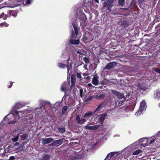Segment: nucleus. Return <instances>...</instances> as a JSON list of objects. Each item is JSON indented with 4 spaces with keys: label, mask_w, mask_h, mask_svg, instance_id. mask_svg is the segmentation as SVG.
Returning <instances> with one entry per match:
<instances>
[{
    "label": "nucleus",
    "mask_w": 160,
    "mask_h": 160,
    "mask_svg": "<svg viewBox=\"0 0 160 160\" xmlns=\"http://www.w3.org/2000/svg\"><path fill=\"white\" fill-rule=\"evenodd\" d=\"M4 3H5V5H8L7 3L5 2H3L2 4H0V6L1 5V4H3Z\"/></svg>",
    "instance_id": "obj_53"
},
{
    "label": "nucleus",
    "mask_w": 160,
    "mask_h": 160,
    "mask_svg": "<svg viewBox=\"0 0 160 160\" xmlns=\"http://www.w3.org/2000/svg\"><path fill=\"white\" fill-rule=\"evenodd\" d=\"M62 91L65 92L66 91L65 88L64 87L62 86L61 88Z\"/></svg>",
    "instance_id": "obj_48"
},
{
    "label": "nucleus",
    "mask_w": 160,
    "mask_h": 160,
    "mask_svg": "<svg viewBox=\"0 0 160 160\" xmlns=\"http://www.w3.org/2000/svg\"><path fill=\"white\" fill-rule=\"evenodd\" d=\"M75 77L74 74H72L71 76V88L75 85Z\"/></svg>",
    "instance_id": "obj_17"
},
{
    "label": "nucleus",
    "mask_w": 160,
    "mask_h": 160,
    "mask_svg": "<svg viewBox=\"0 0 160 160\" xmlns=\"http://www.w3.org/2000/svg\"><path fill=\"white\" fill-rule=\"evenodd\" d=\"M69 42L72 44L78 45L79 44L80 42L79 39L74 40L72 39H71L69 41Z\"/></svg>",
    "instance_id": "obj_16"
},
{
    "label": "nucleus",
    "mask_w": 160,
    "mask_h": 160,
    "mask_svg": "<svg viewBox=\"0 0 160 160\" xmlns=\"http://www.w3.org/2000/svg\"><path fill=\"white\" fill-rule=\"evenodd\" d=\"M155 140H158V141H156L154 142H155V144L156 145V146L157 147H160V140L158 139V138L155 139Z\"/></svg>",
    "instance_id": "obj_32"
},
{
    "label": "nucleus",
    "mask_w": 160,
    "mask_h": 160,
    "mask_svg": "<svg viewBox=\"0 0 160 160\" xmlns=\"http://www.w3.org/2000/svg\"><path fill=\"white\" fill-rule=\"evenodd\" d=\"M67 106H65L63 107L62 111V114H64L65 113L67 110Z\"/></svg>",
    "instance_id": "obj_33"
},
{
    "label": "nucleus",
    "mask_w": 160,
    "mask_h": 160,
    "mask_svg": "<svg viewBox=\"0 0 160 160\" xmlns=\"http://www.w3.org/2000/svg\"><path fill=\"white\" fill-rule=\"evenodd\" d=\"M59 132L61 133H63L65 131L64 128H59L58 129Z\"/></svg>",
    "instance_id": "obj_29"
},
{
    "label": "nucleus",
    "mask_w": 160,
    "mask_h": 160,
    "mask_svg": "<svg viewBox=\"0 0 160 160\" xmlns=\"http://www.w3.org/2000/svg\"><path fill=\"white\" fill-rule=\"evenodd\" d=\"M6 6H4V5H3V6H2V7H6Z\"/></svg>",
    "instance_id": "obj_60"
},
{
    "label": "nucleus",
    "mask_w": 160,
    "mask_h": 160,
    "mask_svg": "<svg viewBox=\"0 0 160 160\" xmlns=\"http://www.w3.org/2000/svg\"><path fill=\"white\" fill-rule=\"evenodd\" d=\"M156 141H158V140H155L154 138V137L150 138H146V142L147 145H149L150 144H152L154 142Z\"/></svg>",
    "instance_id": "obj_9"
},
{
    "label": "nucleus",
    "mask_w": 160,
    "mask_h": 160,
    "mask_svg": "<svg viewBox=\"0 0 160 160\" xmlns=\"http://www.w3.org/2000/svg\"><path fill=\"white\" fill-rule=\"evenodd\" d=\"M105 96V95L104 94H101L99 95L96 96L97 98L98 99H103Z\"/></svg>",
    "instance_id": "obj_30"
},
{
    "label": "nucleus",
    "mask_w": 160,
    "mask_h": 160,
    "mask_svg": "<svg viewBox=\"0 0 160 160\" xmlns=\"http://www.w3.org/2000/svg\"><path fill=\"white\" fill-rule=\"evenodd\" d=\"M115 152H112L109 153L107 156L104 160H114L115 159Z\"/></svg>",
    "instance_id": "obj_10"
},
{
    "label": "nucleus",
    "mask_w": 160,
    "mask_h": 160,
    "mask_svg": "<svg viewBox=\"0 0 160 160\" xmlns=\"http://www.w3.org/2000/svg\"><path fill=\"white\" fill-rule=\"evenodd\" d=\"M88 37L86 36V35L84 34L83 35L82 39L83 41H85L88 40Z\"/></svg>",
    "instance_id": "obj_39"
},
{
    "label": "nucleus",
    "mask_w": 160,
    "mask_h": 160,
    "mask_svg": "<svg viewBox=\"0 0 160 160\" xmlns=\"http://www.w3.org/2000/svg\"><path fill=\"white\" fill-rule=\"evenodd\" d=\"M87 66V65H84V68H85V67H86V66Z\"/></svg>",
    "instance_id": "obj_61"
},
{
    "label": "nucleus",
    "mask_w": 160,
    "mask_h": 160,
    "mask_svg": "<svg viewBox=\"0 0 160 160\" xmlns=\"http://www.w3.org/2000/svg\"><path fill=\"white\" fill-rule=\"evenodd\" d=\"M13 82H10V85L9 86H8V88H10L12 87V86Z\"/></svg>",
    "instance_id": "obj_45"
},
{
    "label": "nucleus",
    "mask_w": 160,
    "mask_h": 160,
    "mask_svg": "<svg viewBox=\"0 0 160 160\" xmlns=\"http://www.w3.org/2000/svg\"><path fill=\"white\" fill-rule=\"evenodd\" d=\"M9 14L11 15L12 16L14 17H16L17 15L16 12L13 10H10L9 11Z\"/></svg>",
    "instance_id": "obj_25"
},
{
    "label": "nucleus",
    "mask_w": 160,
    "mask_h": 160,
    "mask_svg": "<svg viewBox=\"0 0 160 160\" xmlns=\"http://www.w3.org/2000/svg\"><path fill=\"white\" fill-rule=\"evenodd\" d=\"M28 137V134H25L21 135L20 137V139L21 141H23L26 139Z\"/></svg>",
    "instance_id": "obj_23"
},
{
    "label": "nucleus",
    "mask_w": 160,
    "mask_h": 160,
    "mask_svg": "<svg viewBox=\"0 0 160 160\" xmlns=\"http://www.w3.org/2000/svg\"><path fill=\"white\" fill-rule=\"evenodd\" d=\"M87 66V65H84V68H85V67H86V66Z\"/></svg>",
    "instance_id": "obj_62"
},
{
    "label": "nucleus",
    "mask_w": 160,
    "mask_h": 160,
    "mask_svg": "<svg viewBox=\"0 0 160 160\" xmlns=\"http://www.w3.org/2000/svg\"><path fill=\"white\" fill-rule=\"evenodd\" d=\"M146 103L144 100H143L141 102L139 108L138 110V111L136 112V114L140 113H141L144 109L145 106L146 105Z\"/></svg>",
    "instance_id": "obj_4"
},
{
    "label": "nucleus",
    "mask_w": 160,
    "mask_h": 160,
    "mask_svg": "<svg viewBox=\"0 0 160 160\" xmlns=\"http://www.w3.org/2000/svg\"><path fill=\"white\" fill-rule=\"evenodd\" d=\"M8 17V16L7 14H5L3 12L2 14L0 15V18H2L4 20H6Z\"/></svg>",
    "instance_id": "obj_28"
},
{
    "label": "nucleus",
    "mask_w": 160,
    "mask_h": 160,
    "mask_svg": "<svg viewBox=\"0 0 160 160\" xmlns=\"http://www.w3.org/2000/svg\"><path fill=\"white\" fill-rule=\"evenodd\" d=\"M78 54L81 55H84V54L82 53L80 51H78L76 52Z\"/></svg>",
    "instance_id": "obj_47"
},
{
    "label": "nucleus",
    "mask_w": 160,
    "mask_h": 160,
    "mask_svg": "<svg viewBox=\"0 0 160 160\" xmlns=\"http://www.w3.org/2000/svg\"><path fill=\"white\" fill-rule=\"evenodd\" d=\"M114 0H106L103 3L104 8H106V10L111 12V8L113 6Z\"/></svg>",
    "instance_id": "obj_1"
},
{
    "label": "nucleus",
    "mask_w": 160,
    "mask_h": 160,
    "mask_svg": "<svg viewBox=\"0 0 160 160\" xmlns=\"http://www.w3.org/2000/svg\"><path fill=\"white\" fill-rule=\"evenodd\" d=\"M19 139V135L18 134L15 137L12 138V140L13 142H16Z\"/></svg>",
    "instance_id": "obj_35"
},
{
    "label": "nucleus",
    "mask_w": 160,
    "mask_h": 160,
    "mask_svg": "<svg viewBox=\"0 0 160 160\" xmlns=\"http://www.w3.org/2000/svg\"><path fill=\"white\" fill-rule=\"evenodd\" d=\"M25 111H18L16 110H14L12 111V113L13 114V116L15 117H17L18 118H20V115H19V113H21V115H22L25 112Z\"/></svg>",
    "instance_id": "obj_5"
},
{
    "label": "nucleus",
    "mask_w": 160,
    "mask_h": 160,
    "mask_svg": "<svg viewBox=\"0 0 160 160\" xmlns=\"http://www.w3.org/2000/svg\"><path fill=\"white\" fill-rule=\"evenodd\" d=\"M142 152V150L141 149H139L134 151L133 153V155H137L141 153Z\"/></svg>",
    "instance_id": "obj_27"
},
{
    "label": "nucleus",
    "mask_w": 160,
    "mask_h": 160,
    "mask_svg": "<svg viewBox=\"0 0 160 160\" xmlns=\"http://www.w3.org/2000/svg\"><path fill=\"white\" fill-rule=\"evenodd\" d=\"M99 53H100V54H102L103 53H105V52L104 51H103L102 50H100V51Z\"/></svg>",
    "instance_id": "obj_52"
},
{
    "label": "nucleus",
    "mask_w": 160,
    "mask_h": 160,
    "mask_svg": "<svg viewBox=\"0 0 160 160\" xmlns=\"http://www.w3.org/2000/svg\"><path fill=\"white\" fill-rule=\"evenodd\" d=\"M107 114L105 113L101 114L100 115V116L98 119V121L99 123L101 124H102L104 120L106 119Z\"/></svg>",
    "instance_id": "obj_6"
},
{
    "label": "nucleus",
    "mask_w": 160,
    "mask_h": 160,
    "mask_svg": "<svg viewBox=\"0 0 160 160\" xmlns=\"http://www.w3.org/2000/svg\"><path fill=\"white\" fill-rule=\"evenodd\" d=\"M53 140V139L52 138H43L42 141L44 144H46L52 142Z\"/></svg>",
    "instance_id": "obj_14"
},
{
    "label": "nucleus",
    "mask_w": 160,
    "mask_h": 160,
    "mask_svg": "<svg viewBox=\"0 0 160 160\" xmlns=\"http://www.w3.org/2000/svg\"><path fill=\"white\" fill-rule=\"evenodd\" d=\"M15 144H16V145H19V142H16V143Z\"/></svg>",
    "instance_id": "obj_58"
},
{
    "label": "nucleus",
    "mask_w": 160,
    "mask_h": 160,
    "mask_svg": "<svg viewBox=\"0 0 160 160\" xmlns=\"http://www.w3.org/2000/svg\"><path fill=\"white\" fill-rule=\"evenodd\" d=\"M50 159V156L47 154H44L42 156V160H49Z\"/></svg>",
    "instance_id": "obj_21"
},
{
    "label": "nucleus",
    "mask_w": 160,
    "mask_h": 160,
    "mask_svg": "<svg viewBox=\"0 0 160 160\" xmlns=\"http://www.w3.org/2000/svg\"><path fill=\"white\" fill-rule=\"evenodd\" d=\"M95 1L97 3H99V0H95Z\"/></svg>",
    "instance_id": "obj_56"
},
{
    "label": "nucleus",
    "mask_w": 160,
    "mask_h": 160,
    "mask_svg": "<svg viewBox=\"0 0 160 160\" xmlns=\"http://www.w3.org/2000/svg\"><path fill=\"white\" fill-rule=\"evenodd\" d=\"M23 147V146H20L19 147V148H22Z\"/></svg>",
    "instance_id": "obj_59"
},
{
    "label": "nucleus",
    "mask_w": 160,
    "mask_h": 160,
    "mask_svg": "<svg viewBox=\"0 0 160 160\" xmlns=\"http://www.w3.org/2000/svg\"><path fill=\"white\" fill-rule=\"evenodd\" d=\"M75 119L77 121V123L80 125L83 124L86 121V120L85 119H81V118L79 115H77L76 116Z\"/></svg>",
    "instance_id": "obj_7"
},
{
    "label": "nucleus",
    "mask_w": 160,
    "mask_h": 160,
    "mask_svg": "<svg viewBox=\"0 0 160 160\" xmlns=\"http://www.w3.org/2000/svg\"><path fill=\"white\" fill-rule=\"evenodd\" d=\"M92 115V113L91 112H88L85 113L83 117L87 119H88L89 118L91 117Z\"/></svg>",
    "instance_id": "obj_18"
},
{
    "label": "nucleus",
    "mask_w": 160,
    "mask_h": 160,
    "mask_svg": "<svg viewBox=\"0 0 160 160\" xmlns=\"http://www.w3.org/2000/svg\"><path fill=\"white\" fill-rule=\"evenodd\" d=\"M58 66L60 68H64L66 67L67 65L62 63H58Z\"/></svg>",
    "instance_id": "obj_26"
},
{
    "label": "nucleus",
    "mask_w": 160,
    "mask_h": 160,
    "mask_svg": "<svg viewBox=\"0 0 160 160\" xmlns=\"http://www.w3.org/2000/svg\"><path fill=\"white\" fill-rule=\"evenodd\" d=\"M25 2L26 4H30L31 3V0H26Z\"/></svg>",
    "instance_id": "obj_43"
},
{
    "label": "nucleus",
    "mask_w": 160,
    "mask_h": 160,
    "mask_svg": "<svg viewBox=\"0 0 160 160\" xmlns=\"http://www.w3.org/2000/svg\"><path fill=\"white\" fill-rule=\"evenodd\" d=\"M24 106L22 104L20 103H17L15 105V108L16 109L20 108H22Z\"/></svg>",
    "instance_id": "obj_24"
},
{
    "label": "nucleus",
    "mask_w": 160,
    "mask_h": 160,
    "mask_svg": "<svg viewBox=\"0 0 160 160\" xmlns=\"http://www.w3.org/2000/svg\"><path fill=\"white\" fill-rule=\"evenodd\" d=\"M82 75L83 76H86V73H83L82 74Z\"/></svg>",
    "instance_id": "obj_57"
},
{
    "label": "nucleus",
    "mask_w": 160,
    "mask_h": 160,
    "mask_svg": "<svg viewBox=\"0 0 160 160\" xmlns=\"http://www.w3.org/2000/svg\"><path fill=\"white\" fill-rule=\"evenodd\" d=\"M90 79V77L89 76H88L86 77H85L84 78V79L89 80Z\"/></svg>",
    "instance_id": "obj_51"
},
{
    "label": "nucleus",
    "mask_w": 160,
    "mask_h": 160,
    "mask_svg": "<svg viewBox=\"0 0 160 160\" xmlns=\"http://www.w3.org/2000/svg\"><path fill=\"white\" fill-rule=\"evenodd\" d=\"M77 109H78V107H77Z\"/></svg>",
    "instance_id": "obj_64"
},
{
    "label": "nucleus",
    "mask_w": 160,
    "mask_h": 160,
    "mask_svg": "<svg viewBox=\"0 0 160 160\" xmlns=\"http://www.w3.org/2000/svg\"><path fill=\"white\" fill-rule=\"evenodd\" d=\"M82 91H82V89H81L80 90V96L81 97H82Z\"/></svg>",
    "instance_id": "obj_50"
},
{
    "label": "nucleus",
    "mask_w": 160,
    "mask_h": 160,
    "mask_svg": "<svg viewBox=\"0 0 160 160\" xmlns=\"http://www.w3.org/2000/svg\"><path fill=\"white\" fill-rule=\"evenodd\" d=\"M121 102V104H122V102Z\"/></svg>",
    "instance_id": "obj_63"
},
{
    "label": "nucleus",
    "mask_w": 160,
    "mask_h": 160,
    "mask_svg": "<svg viewBox=\"0 0 160 160\" xmlns=\"http://www.w3.org/2000/svg\"><path fill=\"white\" fill-rule=\"evenodd\" d=\"M15 159V157L14 156H11L9 158V160H14Z\"/></svg>",
    "instance_id": "obj_44"
},
{
    "label": "nucleus",
    "mask_w": 160,
    "mask_h": 160,
    "mask_svg": "<svg viewBox=\"0 0 160 160\" xmlns=\"http://www.w3.org/2000/svg\"><path fill=\"white\" fill-rule=\"evenodd\" d=\"M116 64V62H112L107 64L103 68L104 70H109L113 68Z\"/></svg>",
    "instance_id": "obj_8"
},
{
    "label": "nucleus",
    "mask_w": 160,
    "mask_h": 160,
    "mask_svg": "<svg viewBox=\"0 0 160 160\" xmlns=\"http://www.w3.org/2000/svg\"><path fill=\"white\" fill-rule=\"evenodd\" d=\"M153 97L155 99H160V89H157L154 91Z\"/></svg>",
    "instance_id": "obj_12"
},
{
    "label": "nucleus",
    "mask_w": 160,
    "mask_h": 160,
    "mask_svg": "<svg viewBox=\"0 0 160 160\" xmlns=\"http://www.w3.org/2000/svg\"><path fill=\"white\" fill-rule=\"evenodd\" d=\"M80 15L81 16L79 18V19L80 21L83 22L86 20V16L84 13L83 12L81 13Z\"/></svg>",
    "instance_id": "obj_20"
},
{
    "label": "nucleus",
    "mask_w": 160,
    "mask_h": 160,
    "mask_svg": "<svg viewBox=\"0 0 160 160\" xmlns=\"http://www.w3.org/2000/svg\"><path fill=\"white\" fill-rule=\"evenodd\" d=\"M93 98V96H90L89 97L87 98V101H89L90 100H91V99H92V98Z\"/></svg>",
    "instance_id": "obj_46"
},
{
    "label": "nucleus",
    "mask_w": 160,
    "mask_h": 160,
    "mask_svg": "<svg viewBox=\"0 0 160 160\" xmlns=\"http://www.w3.org/2000/svg\"><path fill=\"white\" fill-rule=\"evenodd\" d=\"M92 83L95 85H97L98 84L99 82L98 79V78L96 77H94L92 78Z\"/></svg>",
    "instance_id": "obj_19"
},
{
    "label": "nucleus",
    "mask_w": 160,
    "mask_h": 160,
    "mask_svg": "<svg viewBox=\"0 0 160 160\" xmlns=\"http://www.w3.org/2000/svg\"><path fill=\"white\" fill-rule=\"evenodd\" d=\"M146 138H143L139 139L138 140L139 142L140 143L143 142H146Z\"/></svg>",
    "instance_id": "obj_36"
},
{
    "label": "nucleus",
    "mask_w": 160,
    "mask_h": 160,
    "mask_svg": "<svg viewBox=\"0 0 160 160\" xmlns=\"http://www.w3.org/2000/svg\"><path fill=\"white\" fill-rule=\"evenodd\" d=\"M121 25L124 27H127L128 26V21L123 20L121 22Z\"/></svg>",
    "instance_id": "obj_22"
},
{
    "label": "nucleus",
    "mask_w": 160,
    "mask_h": 160,
    "mask_svg": "<svg viewBox=\"0 0 160 160\" xmlns=\"http://www.w3.org/2000/svg\"><path fill=\"white\" fill-rule=\"evenodd\" d=\"M100 125H97L94 126H85V128L86 129L88 130H96L98 129Z\"/></svg>",
    "instance_id": "obj_15"
},
{
    "label": "nucleus",
    "mask_w": 160,
    "mask_h": 160,
    "mask_svg": "<svg viewBox=\"0 0 160 160\" xmlns=\"http://www.w3.org/2000/svg\"><path fill=\"white\" fill-rule=\"evenodd\" d=\"M154 71L156 72H158V73H160V69H159V68H155L154 69Z\"/></svg>",
    "instance_id": "obj_42"
},
{
    "label": "nucleus",
    "mask_w": 160,
    "mask_h": 160,
    "mask_svg": "<svg viewBox=\"0 0 160 160\" xmlns=\"http://www.w3.org/2000/svg\"><path fill=\"white\" fill-rule=\"evenodd\" d=\"M72 26L74 29V33L73 31H72L71 35V38H75L78 35V27L75 23H72Z\"/></svg>",
    "instance_id": "obj_2"
},
{
    "label": "nucleus",
    "mask_w": 160,
    "mask_h": 160,
    "mask_svg": "<svg viewBox=\"0 0 160 160\" xmlns=\"http://www.w3.org/2000/svg\"><path fill=\"white\" fill-rule=\"evenodd\" d=\"M105 104V103L103 102L101 104L98 105V107L96 109L95 111L94 112L97 111L100 108H102L103 107V106Z\"/></svg>",
    "instance_id": "obj_31"
},
{
    "label": "nucleus",
    "mask_w": 160,
    "mask_h": 160,
    "mask_svg": "<svg viewBox=\"0 0 160 160\" xmlns=\"http://www.w3.org/2000/svg\"><path fill=\"white\" fill-rule=\"evenodd\" d=\"M70 57H68V58L67 60V64L68 63V62L70 61Z\"/></svg>",
    "instance_id": "obj_54"
},
{
    "label": "nucleus",
    "mask_w": 160,
    "mask_h": 160,
    "mask_svg": "<svg viewBox=\"0 0 160 160\" xmlns=\"http://www.w3.org/2000/svg\"><path fill=\"white\" fill-rule=\"evenodd\" d=\"M124 0H118V3L120 6H123L124 4Z\"/></svg>",
    "instance_id": "obj_34"
},
{
    "label": "nucleus",
    "mask_w": 160,
    "mask_h": 160,
    "mask_svg": "<svg viewBox=\"0 0 160 160\" xmlns=\"http://www.w3.org/2000/svg\"><path fill=\"white\" fill-rule=\"evenodd\" d=\"M76 76H77V78H80L82 77L81 74L80 73H79L78 72H77Z\"/></svg>",
    "instance_id": "obj_41"
},
{
    "label": "nucleus",
    "mask_w": 160,
    "mask_h": 160,
    "mask_svg": "<svg viewBox=\"0 0 160 160\" xmlns=\"http://www.w3.org/2000/svg\"><path fill=\"white\" fill-rule=\"evenodd\" d=\"M112 92L117 96L119 99H122L123 98H125L124 95L122 93H120L115 90H113Z\"/></svg>",
    "instance_id": "obj_13"
},
{
    "label": "nucleus",
    "mask_w": 160,
    "mask_h": 160,
    "mask_svg": "<svg viewBox=\"0 0 160 160\" xmlns=\"http://www.w3.org/2000/svg\"><path fill=\"white\" fill-rule=\"evenodd\" d=\"M19 115H20V117H22L23 116V115H24V114H23V115H21V113H19Z\"/></svg>",
    "instance_id": "obj_55"
},
{
    "label": "nucleus",
    "mask_w": 160,
    "mask_h": 160,
    "mask_svg": "<svg viewBox=\"0 0 160 160\" xmlns=\"http://www.w3.org/2000/svg\"><path fill=\"white\" fill-rule=\"evenodd\" d=\"M84 60L86 63H88L89 62V59L88 58L85 57L83 58Z\"/></svg>",
    "instance_id": "obj_38"
},
{
    "label": "nucleus",
    "mask_w": 160,
    "mask_h": 160,
    "mask_svg": "<svg viewBox=\"0 0 160 160\" xmlns=\"http://www.w3.org/2000/svg\"><path fill=\"white\" fill-rule=\"evenodd\" d=\"M8 115H7L4 118V119L2 121V123L4 124H13L15 122L14 121H8V119L7 118V117Z\"/></svg>",
    "instance_id": "obj_11"
},
{
    "label": "nucleus",
    "mask_w": 160,
    "mask_h": 160,
    "mask_svg": "<svg viewBox=\"0 0 160 160\" xmlns=\"http://www.w3.org/2000/svg\"><path fill=\"white\" fill-rule=\"evenodd\" d=\"M68 64H69V62H68V63H67V64L66 65L67 66H66V68H67L68 71V72H69V68Z\"/></svg>",
    "instance_id": "obj_49"
},
{
    "label": "nucleus",
    "mask_w": 160,
    "mask_h": 160,
    "mask_svg": "<svg viewBox=\"0 0 160 160\" xmlns=\"http://www.w3.org/2000/svg\"><path fill=\"white\" fill-rule=\"evenodd\" d=\"M144 0H138L139 6L141 7V6L142 4V2H144Z\"/></svg>",
    "instance_id": "obj_40"
},
{
    "label": "nucleus",
    "mask_w": 160,
    "mask_h": 160,
    "mask_svg": "<svg viewBox=\"0 0 160 160\" xmlns=\"http://www.w3.org/2000/svg\"><path fill=\"white\" fill-rule=\"evenodd\" d=\"M0 25L1 26H4L5 27H8L9 26V24L7 23H6V22H4L3 23H1Z\"/></svg>",
    "instance_id": "obj_37"
},
{
    "label": "nucleus",
    "mask_w": 160,
    "mask_h": 160,
    "mask_svg": "<svg viewBox=\"0 0 160 160\" xmlns=\"http://www.w3.org/2000/svg\"><path fill=\"white\" fill-rule=\"evenodd\" d=\"M64 138H62L58 140H55L52 143L49 144L50 147H57L61 145L63 143Z\"/></svg>",
    "instance_id": "obj_3"
}]
</instances>
